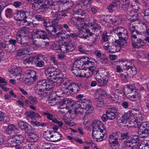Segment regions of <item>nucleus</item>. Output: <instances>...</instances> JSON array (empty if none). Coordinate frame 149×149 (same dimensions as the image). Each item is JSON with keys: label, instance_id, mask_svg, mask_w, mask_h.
I'll return each instance as SVG.
<instances>
[{"label": "nucleus", "instance_id": "1", "mask_svg": "<svg viewBox=\"0 0 149 149\" xmlns=\"http://www.w3.org/2000/svg\"><path fill=\"white\" fill-rule=\"evenodd\" d=\"M92 136L97 142H100L105 139L107 137L106 130L101 121L98 120H94L92 124Z\"/></svg>", "mask_w": 149, "mask_h": 149}, {"label": "nucleus", "instance_id": "2", "mask_svg": "<svg viewBox=\"0 0 149 149\" xmlns=\"http://www.w3.org/2000/svg\"><path fill=\"white\" fill-rule=\"evenodd\" d=\"M115 37L116 39L115 41L118 44L119 48L127 45L126 38L128 36L127 31L123 27H118L114 31Z\"/></svg>", "mask_w": 149, "mask_h": 149}, {"label": "nucleus", "instance_id": "3", "mask_svg": "<svg viewBox=\"0 0 149 149\" xmlns=\"http://www.w3.org/2000/svg\"><path fill=\"white\" fill-rule=\"evenodd\" d=\"M68 38H64L62 41L61 51L63 53H68L74 51L76 46L71 41H67Z\"/></svg>", "mask_w": 149, "mask_h": 149}, {"label": "nucleus", "instance_id": "4", "mask_svg": "<svg viewBox=\"0 0 149 149\" xmlns=\"http://www.w3.org/2000/svg\"><path fill=\"white\" fill-rule=\"evenodd\" d=\"M135 59H131L129 61L127 60H125L124 59H120V61L125 62V64L123 66V68L125 70H128L130 69H131L130 74L132 77H133L137 73V70L133 63Z\"/></svg>", "mask_w": 149, "mask_h": 149}, {"label": "nucleus", "instance_id": "5", "mask_svg": "<svg viewBox=\"0 0 149 149\" xmlns=\"http://www.w3.org/2000/svg\"><path fill=\"white\" fill-rule=\"evenodd\" d=\"M82 64L79 59H77V61L73 63L71 71L73 74L76 77H84L83 75L81 74V72H80L81 69L84 70V68H83Z\"/></svg>", "mask_w": 149, "mask_h": 149}, {"label": "nucleus", "instance_id": "6", "mask_svg": "<svg viewBox=\"0 0 149 149\" xmlns=\"http://www.w3.org/2000/svg\"><path fill=\"white\" fill-rule=\"evenodd\" d=\"M139 130L140 137H146L149 133V123L146 122L141 123L139 126Z\"/></svg>", "mask_w": 149, "mask_h": 149}, {"label": "nucleus", "instance_id": "7", "mask_svg": "<svg viewBox=\"0 0 149 149\" xmlns=\"http://www.w3.org/2000/svg\"><path fill=\"white\" fill-rule=\"evenodd\" d=\"M103 46L104 49L109 53H114L119 51L118 44L115 41L112 43L107 42Z\"/></svg>", "mask_w": 149, "mask_h": 149}, {"label": "nucleus", "instance_id": "8", "mask_svg": "<svg viewBox=\"0 0 149 149\" xmlns=\"http://www.w3.org/2000/svg\"><path fill=\"white\" fill-rule=\"evenodd\" d=\"M23 141V137L21 135H15L13 137L9 138L7 140L8 144L12 146L19 145Z\"/></svg>", "mask_w": 149, "mask_h": 149}, {"label": "nucleus", "instance_id": "9", "mask_svg": "<svg viewBox=\"0 0 149 149\" xmlns=\"http://www.w3.org/2000/svg\"><path fill=\"white\" fill-rule=\"evenodd\" d=\"M51 81L49 79H44L39 81L37 83V86L45 89L49 92L53 88L52 84L51 83Z\"/></svg>", "mask_w": 149, "mask_h": 149}, {"label": "nucleus", "instance_id": "10", "mask_svg": "<svg viewBox=\"0 0 149 149\" xmlns=\"http://www.w3.org/2000/svg\"><path fill=\"white\" fill-rule=\"evenodd\" d=\"M80 62L82 63V65L84 70H86L88 69H90L91 68L95 67V63L90 61L89 58L87 57H83L82 58H79Z\"/></svg>", "mask_w": 149, "mask_h": 149}, {"label": "nucleus", "instance_id": "11", "mask_svg": "<svg viewBox=\"0 0 149 149\" xmlns=\"http://www.w3.org/2000/svg\"><path fill=\"white\" fill-rule=\"evenodd\" d=\"M56 69L52 66H50L47 68L45 71V74L49 81L53 82V78H55V74Z\"/></svg>", "mask_w": 149, "mask_h": 149}, {"label": "nucleus", "instance_id": "12", "mask_svg": "<svg viewBox=\"0 0 149 149\" xmlns=\"http://www.w3.org/2000/svg\"><path fill=\"white\" fill-rule=\"evenodd\" d=\"M17 125L19 128L22 130H24L28 134H31L32 132L34 130V128L30 125L22 120H20L18 122Z\"/></svg>", "mask_w": 149, "mask_h": 149}, {"label": "nucleus", "instance_id": "13", "mask_svg": "<svg viewBox=\"0 0 149 149\" xmlns=\"http://www.w3.org/2000/svg\"><path fill=\"white\" fill-rule=\"evenodd\" d=\"M94 35L93 29H81L79 31L78 36L81 38L86 39L89 37L88 35L92 36Z\"/></svg>", "mask_w": 149, "mask_h": 149}, {"label": "nucleus", "instance_id": "14", "mask_svg": "<svg viewBox=\"0 0 149 149\" xmlns=\"http://www.w3.org/2000/svg\"><path fill=\"white\" fill-rule=\"evenodd\" d=\"M64 81H62V84L61 86V90L62 92V94H65V95H69L71 94V92L69 91V89L70 88V87L72 83L70 81L67 80L65 82Z\"/></svg>", "mask_w": 149, "mask_h": 149}, {"label": "nucleus", "instance_id": "15", "mask_svg": "<svg viewBox=\"0 0 149 149\" xmlns=\"http://www.w3.org/2000/svg\"><path fill=\"white\" fill-rule=\"evenodd\" d=\"M80 101L84 113H87L88 111L91 112L92 107L91 106V102L89 99H83Z\"/></svg>", "mask_w": 149, "mask_h": 149}, {"label": "nucleus", "instance_id": "16", "mask_svg": "<svg viewBox=\"0 0 149 149\" xmlns=\"http://www.w3.org/2000/svg\"><path fill=\"white\" fill-rule=\"evenodd\" d=\"M117 134V132H115L113 134V135H110L109 137V143L110 146L112 148L118 144V140L116 135Z\"/></svg>", "mask_w": 149, "mask_h": 149}, {"label": "nucleus", "instance_id": "17", "mask_svg": "<svg viewBox=\"0 0 149 149\" xmlns=\"http://www.w3.org/2000/svg\"><path fill=\"white\" fill-rule=\"evenodd\" d=\"M18 130L17 126L11 124L8 126L6 129V132L9 135L14 136L17 132Z\"/></svg>", "mask_w": 149, "mask_h": 149}, {"label": "nucleus", "instance_id": "18", "mask_svg": "<svg viewBox=\"0 0 149 149\" xmlns=\"http://www.w3.org/2000/svg\"><path fill=\"white\" fill-rule=\"evenodd\" d=\"M21 71L22 70L19 67H13L10 70V72L16 77L15 80H17L21 78Z\"/></svg>", "mask_w": 149, "mask_h": 149}, {"label": "nucleus", "instance_id": "19", "mask_svg": "<svg viewBox=\"0 0 149 149\" xmlns=\"http://www.w3.org/2000/svg\"><path fill=\"white\" fill-rule=\"evenodd\" d=\"M35 34L37 35V37L38 39H41L42 40H49V37L46 32L44 30H37L35 33Z\"/></svg>", "mask_w": 149, "mask_h": 149}, {"label": "nucleus", "instance_id": "20", "mask_svg": "<svg viewBox=\"0 0 149 149\" xmlns=\"http://www.w3.org/2000/svg\"><path fill=\"white\" fill-rule=\"evenodd\" d=\"M117 110L114 108L109 109L106 111V114L109 119L112 120L115 117L116 114L117 113Z\"/></svg>", "mask_w": 149, "mask_h": 149}, {"label": "nucleus", "instance_id": "21", "mask_svg": "<svg viewBox=\"0 0 149 149\" xmlns=\"http://www.w3.org/2000/svg\"><path fill=\"white\" fill-rule=\"evenodd\" d=\"M80 88L79 85L77 84L72 83L69 89L71 92V94H76L78 93L79 91Z\"/></svg>", "mask_w": 149, "mask_h": 149}, {"label": "nucleus", "instance_id": "22", "mask_svg": "<svg viewBox=\"0 0 149 149\" xmlns=\"http://www.w3.org/2000/svg\"><path fill=\"white\" fill-rule=\"evenodd\" d=\"M135 118L134 115L131 111H128L123 116L121 120L122 123H124L125 120H133Z\"/></svg>", "mask_w": 149, "mask_h": 149}, {"label": "nucleus", "instance_id": "23", "mask_svg": "<svg viewBox=\"0 0 149 149\" xmlns=\"http://www.w3.org/2000/svg\"><path fill=\"white\" fill-rule=\"evenodd\" d=\"M35 90L36 93L39 95L45 96L47 95H48L49 93V92L47 91H45V89L37 86Z\"/></svg>", "mask_w": 149, "mask_h": 149}, {"label": "nucleus", "instance_id": "24", "mask_svg": "<svg viewBox=\"0 0 149 149\" xmlns=\"http://www.w3.org/2000/svg\"><path fill=\"white\" fill-rule=\"evenodd\" d=\"M25 74L30 77L31 79L32 78L35 80L36 81L38 79V77L36 76V72L33 70H28L25 72Z\"/></svg>", "mask_w": 149, "mask_h": 149}, {"label": "nucleus", "instance_id": "25", "mask_svg": "<svg viewBox=\"0 0 149 149\" xmlns=\"http://www.w3.org/2000/svg\"><path fill=\"white\" fill-rule=\"evenodd\" d=\"M141 94L139 93V91L137 90L134 91V93H132V95H129L128 97L131 100L133 101H135V99L138 98L140 99L141 98Z\"/></svg>", "mask_w": 149, "mask_h": 149}, {"label": "nucleus", "instance_id": "26", "mask_svg": "<svg viewBox=\"0 0 149 149\" xmlns=\"http://www.w3.org/2000/svg\"><path fill=\"white\" fill-rule=\"evenodd\" d=\"M58 26V24L57 22H52V25L47 28L46 30L49 33H51L52 32L56 33V27Z\"/></svg>", "mask_w": 149, "mask_h": 149}, {"label": "nucleus", "instance_id": "27", "mask_svg": "<svg viewBox=\"0 0 149 149\" xmlns=\"http://www.w3.org/2000/svg\"><path fill=\"white\" fill-rule=\"evenodd\" d=\"M74 111L75 112L80 113H82L83 111V109L81 105V101H77L74 104Z\"/></svg>", "mask_w": 149, "mask_h": 149}, {"label": "nucleus", "instance_id": "28", "mask_svg": "<svg viewBox=\"0 0 149 149\" xmlns=\"http://www.w3.org/2000/svg\"><path fill=\"white\" fill-rule=\"evenodd\" d=\"M17 36L26 37V40L29 39L28 31L26 29H20L19 31V33H17Z\"/></svg>", "mask_w": 149, "mask_h": 149}, {"label": "nucleus", "instance_id": "29", "mask_svg": "<svg viewBox=\"0 0 149 149\" xmlns=\"http://www.w3.org/2000/svg\"><path fill=\"white\" fill-rule=\"evenodd\" d=\"M97 20L95 19L91 24V26L93 27L91 29H93V31L94 32L95 31L100 30L101 29V27L100 25L96 23Z\"/></svg>", "mask_w": 149, "mask_h": 149}, {"label": "nucleus", "instance_id": "30", "mask_svg": "<svg viewBox=\"0 0 149 149\" xmlns=\"http://www.w3.org/2000/svg\"><path fill=\"white\" fill-rule=\"evenodd\" d=\"M139 137L137 135H133L132 136L130 139L127 141L132 144L135 143L137 145L139 143Z\"/></svg>", "mask_w": 149, "mask_h": 149}, {"label": "nucleus", "instance_id": "31", "mask_svg": "<svg viewBox=\"0 0 149 149\" xmlns=\"http://www.w3.org/2000/svg\"><path fill=\"white\" fill-rule=\"evenodd\" d=\"M36 63L34 56L26 58L23 60V63L25 64H28L32 65Z\"/></svg>", "mask_w": 149, "mask_h": 149}, {"label": "nucleus", "instance_id": "32", "mask_svg": "<svg viewBox=\"0 0 149 149\" xmlns=\"http://www.w3.org/2000/svg\"><path fill=\"white\" fill-rule=\"evenodd\" d=\"M55 78H53V79L57 80L58 81H57L58 83H62V81H63V75L62 73H57V72H56V74H55Z\"/></svg>", "mask_w": 149, "mask_h": 149}, {"label": "nucleus", "instance_id": "33", "mask_svg": "<svg viewBox=\"0 0 149 149\" xmlns=\"http://www.w3.org/2000/svg\"><path fill=\"white\" fill-rule=\"evenodd\" d=\"M16 41L15 40L10 39L9 41L8 42L10 45H11L13 47L11 49L10 48H8V51H9L10 53L14 52L15 50V45L16 43Z\"/></svg>", "mask_w": 149, "mask_h": 149}, {"label": "nucleus", "instance_id": "34", "mask_svg": "<svg viewBox=\"0 0 149 149\" xmlns=\"http://www.w3.org/2000/svg\"><path fill=\"white\" fill-rule=\"evenodd\" d=\"M95 69V67L91 68L90 69H88V71L86 73H84V77L86 78H88L91 77L93 74L94 70Z\"/></svg>", "mask_w": 149, "mask_h": 149}, {"label": "nucleus", "instance_id": "35", "mask_svg": "<svg viewBox=\"0 0 149 149\" xmlns=\"http://www.w3.org/2000/svg\"><path fill=\"white\" fill-rule=\"evenodd\" d=\"M52 132L50 131H46L43 134V137L48 141H51V139L53 136V135L52 134Z\"/></svg>", "mask_w": 149, "mask_h": 149}, {"label": "nucleus", "instance_id": "36", "mask_svg": "<svg viewBox=\"0 0 149 149\" xmlns=\"http://www.w3.org/2000/svg\"><path fill=\"white\" fill-rule=\"evenodd\" d=\"M25 118L28 120L30 118L33 119L34 118V112L29 111H25L24 113Z\"/></svg>", "mask_w": 149, "mask_h": 149}, {"label": "nucleus", "instance_id": "37", "mask_svg": "<svg viewBox=\"0 0 149 149\" xmlns=\"http://www.w3.org/2000/svg\"><path fill=\"white\" fill-rule=\"evenodd\" d=\"M54 135L51 139V141L53 142H56L59 141L62 137V135L58 132H54Z\"/></svg>", "mask_w": 149, "mask_h": 149}, {"label": "nucleus", "instance_id": "38", "mask_svg": "<svg viewBox=\"0 0 149 149\" xmlns=\"http://www.w3.org/2000/svg\"><path fill=\"white\" fill-rule=\"evenodd\" d=\"M32 133L27 138V140L30 142H33L37 141L38 139V137L37 135L32 134Z\"/></svg>", "mask_w": 149, "mask_h": 149}, {"label": "nucleus", "instance_id": "39", "mask_svg": "<svg viewBox=\"0 0 149 149\" xmlns=\"http://www.w3.org/2000/svg\"><path fill=\"white\" fill-rule=\"evenodd\" d=\"M131 37L132 40V45L133 47L135 48H139L143 45L141 44V45H139V46H138L137 42H135L134 41H133V38L136 39L137 38L136 36L135 35H132Z\"/></svg>", "mask_w": 149, "mask_h": 149}, {"label": "nucleus", "instance_id": "40", "mask_svg": "<svg viewBox=\"0 0 149 149\" xmlns=\"http://www.w3.org/2000/svg\"><path fill=\"white\" fill-rule=\"evenodd\" d=\"M32 1L34 2V3L32 4V9L38 8V6L40 5L39 4H41L42 3H44V1L42 0H32Z\"/></svg>", "mask_w": 149, "mask_h": 149}, {"label": "nucleus", "instance_id": "41", "mask_svg": "<svg viewBox=\"0 0 149 149\" xmlns=\"http://www.w3.org/2000/svg\"><path fill=\"white\" fill-rule=\"evenodd\" d=\"M34 57L36 62L37 60L44 61L46 58L45 56L41 54H39Z\"/></svg>", "mask_w": 149, "mask_h": 149}, {"label": "nucleus", "instance_id": "42", "mask_svg": "<svg viewBox=\"0 0 149 149\" xmlns=\"http://www.w3.org/2000/svg\"><path fill=\"white\" fill-rule=\"evenodd\" d=\"M40 145L41 147H43L42 148L43 149H52L51 144L49 142L41 143L40 144Z\"/></svg>", "mask_w": 149, "mask_h": 149}, {"label": "nucleus", "instance_id": "43", "mask_svg": "<svg viewBox=\"0 0 149 149\" xmlns=\"http://www.w3.org/2000/svg\"><path fill=\"white\" fill-rule=\"evenodd\" d=\"M18 13L19 15L20 13L19 17L21 18V19H19L18 20V21H22V19L24 18H26L27 17L26 15V12L23 11H19Z\"/></svg>", "mask_w": 149, "mask_h": 149}, {"label": "nucleus", "instance_id": "44", "mask_svg": "<svg viewBox=\"0 0 149 149\" xmlns=\"http://www.w3.org/2000/svg\"><path fill=\"white\" fill-rule=\"evenodd\" d=\"M136 118L135 120L136 123H140L143 120V117L142 116L141 113L140 112H139L138 113H136Z\"/></svg>", "mask_w": 149, "mask_h": 149}, {"label": "nucleus", "instance_id": "45", "mask_svg": "<svg viewBox=\"0 0 149 149\" xmlns=\"http://www.w3.org/2000/svg\"><path fill=\"white\" fill-rule=\"evenodd\" d=\"M35 80L34 78L32 79L29 78H26L24 80V83L27 85H31L32 84L34 81Z\"/></svg>", "mask_w": 149, "mask_h": 149}, {"label": "nucleus", "instance_id": "46", "mask_svg": "<svg viewBox=\"0 0 149 149\" xmlns=\"http://www.w3.org/2000/svg\"><path fill=\"white\" fill-rule=\"evenodd\" d=\"M128 27L129 29L132 33V35H133V33L135 31V25L134 24H132L131 23H129L128 24Z\"/></svg>", "mask_w": 149, "mask_h": 149}, {"label": "nucleus", "instance_id": "47", "mask_svg": "<svg viewBox=\"0 0 149 149\" xmlns=\"http://www.w3.org/2000/svg\"><path fill=\"white\" fill-rule=\"evenodd\" d=\"M28 99L29 100L30 103L32 104H36L37 102V98L32 96L29 97Z\"/></svg>", "mask_w": 149, "mask_h": 149}, {"label": "nucleus", "instance_id": "48", "mask_svg": "<svg viewBox=\"0 0 149 149\" xmlns=\"http://www.w3.org/2000/svg\"><path fill=\"white\" fill-rule=\"evenodd\" d=\"M138 149H149V141H146L145 144L141 145Z\"/></svg>", "mask_w": 149, "mask_h": 149}, {"label": "nucleus", "instance_id": "49", "mask_svg": "<svg viewBox=\"0 0 149 149\" xmlns=\"http://www.w3.org/2000/svg\"><path fill=\"white\" fill-rule=\"evenodd\" d=\"M148 54H146L145 52L142 51L139 52L137 54V57L138 58H144L147 57Z\"/></svg>", "mask_w": 149, "mask_h": 149}, {"label": "nucleus", "instance_id": "50", "mask_svg": "<svg viewBox=\"0 0 149 149\" xmlns=\"http://www.w3.org/2000/svg\"><path fill=\"white\" fill-rule=\"evenodd\" d=\"M29 52L28 49H20L18 52L19 56H21L24 54H26Z\"/></svg>", "mask_w": 149, "mask_h": 149}, {"label": "nucleus", "instance_id": "51", "mask_svg": "<svg viewBox=\"0 0 149 149\" xmlns=\"http://www.w3.org/2000/svg\"><path fill=\"white\" fill-rule=\"evenodd\" d=\"M10 46V45L8 46V44H6L5 42H1L0 43V49H5L8 50V48H9V46Z\"/></svg>", "mask_w": 149, "mask_h": 149}, {"label": "nucleus", "instance_id": "52", "mask_svg": "<svg viewBox=\"0 0 149 149\" xmlns=\"http://www.w3.org/2000/svg\"><path fill=\"white\" fill-rule=\"evenodd\" d=\"M61 44L59 45L57 43H54L52 45V48L54 50H58L59 49L61 50Z\"/></svg>", "mask_w": 149, "mask_h": 149}, {"label": "nucleus", "instance_id": "53", "mask_svg": "<svg viewBox=\"0 0 149 149\" xmlns=\"http://www.w3.org/2000/svg\"><path fill=\"white\" fill-rule=\"evenodd\" d=\"M42 114L43 116H46L47 119L51 120L53 122L54 118H53V116L52 114H50L48 112H43L42 113Z\"/></svg>", "mask_w": 149, "mask_h": 149}, {"label": "nucleus", "instance_id": "54", "mask_svg": "<svg viewBox=\"0 0 149 149\" xmlns=\"http://www.w3.org/2000/svg\"><path fill=\"white\" fill-rule=\"evenodd\" d=\"M34 64L37 67H41L44 66L45 63L44 62V61L37 60L36 61V63H34Z\"/></svg>", "mask_w": 149, "mask_h": 149}, {"label": "nucleus", "instance_id": "55", "mask_svg": "<svg viewBox=\"0 0 149 149\" xmlns=\"http://www.w3.org/2000/svg\"><path fill=\"white\" fill-rule=\"evenodd\" d=\"M97 82L98 85L100 86H104L107 83L103 80V79L101 78L97 80Z\"/></svg>", "mask_w": 149, "mask_h": 149}, {"label": "nucleus", "instance_id": "56", "mask_svg": "<svg viewBox=\"0 0 149 149\" xmlns=\"http://www.w3.org/2000/svg\"><path fill=\"white\" fill-rule=\"evenodd\" d=\"M15 149H29V146L28 145L24 146L22 145L19 146V145H17L15 146Z\"/></svg>", "mask_w": 149, "mask_h": 149}, {"label": "nucleus", "instance_id": "57", "mask_svg": "<svg viewBox=\"0 0 149 149\" xmlns=\"http://www.w3.org/2000/svg\"><path fill=\"white\" fill-rule=\"evenodd\" d=\"M86 6L85 5L84 2H82L81 4H79L75 6V8L78 9H82L85 8Z\"/></svg>", "mask_w": 149, "mask_h": 149}, {"label": "nucleus", "instance_id": "58", "mask_svg": "<svg viewBox=\"0 0 149 149\" xmlns=\"http://www.w3.org/2000/svg\"><path fill=\"white\" fill-rule=\"evenodd\" d=\"M50 60L55 65H58V63L54 56H52L50 57Z\"/></svg>", "mask_w": 149, "mask_h": 149}, {"label": "nucleus", "instance_id": "59", "mask_svg": "<svg viewBox=\"0 0 149 149\" xmlns=\"http://www.w3.org/2000/svg\"><path fill=\"white\" fill-rule=\"evenodd\" d=\"M93 74H94L95 76V79L96 80L100 79L101 77V76L99 72V71L97 70H94Z\"/></svg>", "mask_w": 149, "mask_h": 149}, {"label": "nucleus", "instance_id": "60", "mask_svg": "<svg viewBox=\"0 0 149 149\" xmlns=\"http://www.w3.org/2000/svg\"><path fill=\"white\" fill-rule=\"evenodd\" d=\"M130 143H131L127 141L126 147L127 149H135L136 147H134V145H133V144H131Z\"/></svg>", "mask_w": 149, "mask_h": 149}, {"label": "nucleus", "instance_id": "61", "mask_svg": "<svg viewBox=\"0 0 149 149\" xmlns=\"http://www.w3.org/2000/svg\"><path fill=\"white\" fill-rule=\"evenodd\" d=\"M128 88L132 92L135 91H136L137 90L136 87H135L132 84H127V85Z\"/></svg>", "mask_w": 149, "mask_h": 149}, {"label": "nucleus", "instance_id": "62", "mask_svg": "<svg viewBox=\"0 0 149 149\" xmlns=\"http://www.w3.org/2000/svg\"><path fill=\"white\" fill-rule=\"evenodd\" d=\"M117 4L116 2L111 3L110 5L107 7L108 9H112L113 8L116 7Z\"/></svg>", "mask_w": 149, "mask_h": 149}, {"label": "nucleus", "instance_id": "63", "mask_svg": "<svg viewBox=\"0 0 149 149\" xmlns=\"http://www.w3.org/2000/svg\"><path fill=\"white\" fill-rule=\"evenodd\" d=\"M27 39H25L22 40V41L21 42V43H20L19 44H20L21 45V46L22 47H26L29 44V42H26L27 41Z\"/></svg>", "mask_w": 149, "mask_h": 149}, {"label": "nucleus", "instance_id": "64", "mask_svg": "<svg viewBox=\"0 0 149 149\" xmlns=\"http://www.w3.org/2000/svg\"><path fill=\"white\" fill-rule=\"evenodd\" d=\"M94 53L96 57L97 58H100L101 56V52L98 50H96L94 52Z\"/></svg>", "mask_w": 149, "mask_h": 149}]
</instances>
